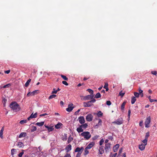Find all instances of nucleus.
<instances>
[{
  "mask_svg": "<svg viewBox=\"0 0 157 157\" xmlns=\"http://www.w3.org/2000/svg\"><path fill=\"white\" fill-rule=\"evenodd\" d=\"M10 86H11L10 84L8 83V84H7L6 85H5L4 86H3V88H8V87H9Z\"/></svg>",
  "mask_w": 157,
  "mask_h": 157,
  "instance_id": "nucleus-38",
  "label": "nucleus"
},
{
  "mask_svg": "<svg viewBox=\"0 0 157 157\" xmlns=\"http://www.w3.org/2000/svg\"><path fill=\"white\" fill-rule=\"evenodd\" d=\"M22 152L20 153L18 155V156L19 157H21L24 154V152H23L24 150H22Z\"/></svg>",
  "mask_w": 157,
  "mask_h": 157,
  "instance_id": "nucleus-44",
  "label": "nucleus"
},
{
  "mask_svg": "<svg viewBox=\"0 0 157 157\" xmlns=\"http://www.w3.org/2000/svg\"><path fill=\"white\" fill-rule=\"evenodd\" d=\"M117 155V153H115L113 155L112 157H115Z\"/></svg>",
  "mask_w": 157,
  "mask_h": 157,
  "instance_id": "nucleus-64",
  "label": "nucleus"
},
{
  "mask_svg": "<svg viewBox=\"0 0 157 157\" xmlns=\"http://www.w3.org/2000/svg\"><path fill=\"white\" fill-rule=\"evenodd\" d=\"M4 130V126L2 127L1 130L0 131V137L2 138L3 137V131Z\"/></svg>",
  "mask_w": 157,
  "mask_h": 157,
  "instance_id": "nucleus-21",
  "label": "nucleus"
},
{
  "mask_svg": "<svg viewBox=\"0 0 157 157\" xmlns=\"http://www.w3.org/2000/svg\"><path fill=\"white\" fill-rule=\"evenodd\" d=\"M10 108L14 112H18L21 109L20 105L16 102H12L10 105Z\"/></svg>",
  "mask_w": 157,
  "mask_h": 157,
  "instance_id": "nucleus-1",
  "label": "nucleus"
},
{
  "mask_svg": "<svg viewBox=\"0 0 157 157\" xmlns=\"http://www.w3.org/2000/svg\"><path fill=\"white\" fill-rule=\"evenodd\" d=\"M93 116L91 114H89L86 116V119L88 121H92Z\"/></svg>",
  "mask_w": 157,
  "mask_h": 157,
  "instance_id": "nucleus-7",
  "label": "nucleus"
},
{
  "mask_svg": "<svg viewBox=\"0 0 157 157\" xmlns=\"http://www.w3.org/2000/svg\"><path fill=\"white\" fill-rule=\"evenodd\" d=\"M62 82L63 84L65 85L66 86H68V83L66 81H63Z\"/></svg>",
  "mask_w": 157,
  "mask_h": 157,
  "instance_id": "nucleus-46",
  "label": "nucleus"
},
{
  "mask_svg": "<svg viewBox=\"0 0 157 157\" xmlns=\"http://www.w3.org/2000/svg\"><path fill=\"white\" fill-rule=\"evenodd\" d=\"M73 105V104H72L69 105L68 106V108H66V110L69 112L71 111L74 108V107L72 106Z\"/></svg>",
  "mask_w": 157,
  "mask_h": 157,
  "instance_id": "nucleus-10",
  "label": "nucleus"
},
{
  "mask_svg": "<svg viewBox=\"0 0 157 157\" xmlns=\"http://www.w3.org/2000/svg\"><path fill=\"white\" fill-rule=\"evenodd\" d=\"M143 91L141 90L140 87H139V94H141V93H143Z\"/></svg>",
  "mask_w": 157,
  "mask_h": 157,
  "instance_id": "nucleus-53",
  "label": "nucleus"
},
{
  "mask_svg": "<svg viewBox=\"0 0 157 157\" xmlns=\"http://www.w3.org/2000/svg\"><path fill=\"white\" fill-rule=\"evenodd\" d=\"M119 146L120 145L119 144H117L114 147L113 150L114 152H116L117 151Z\"/></svg>",
  "mask_w": 157,
  "mask_h": 157,
  "instance_id": "nucleus-14",
  "label": "nucleus"
},
{
  "mask_svg": "<svg viewBox=\"0 0 157 157\" xmlns=\"http://www.w3.org/2000/svg\"><path fill=\"white\" fill-rule=\"evenodd\" d=\"M44 124V122L42 121L40 122H37L36 124L39 126H43Z\"/></svg>",
  "mask_w": 157,
  "mask_h": 157,
  "instance_id": "nucleus-24",
  "label": "nucleus"
},
{
  "mask_svg": "<svg viewBox=\"0 0 157 157\" xmlns=\"http://www.w3.org/2000/svg\"><path fill=\"white\" fill-rule=\"evenodd\" d=\"M81 135L87 140H89L91 137V135L90 133L88 131L83 132L81 133Z\"/></svg>",
  "mask_w": 157,
  "mask_h": 157,
  "instance_id": "nucleus-2",
  "label": "nucleus"
},
{
  "mask_svg": "<svg viewBox=\"0 0 157 157\" xmlns=\"http://www.w3.org/2000/svg\"><path fill=\"white\" fill-rule=\"evenodd\" d=\"M88 148H87L86 147L85 149L84 152V155H86L89 153V151L88 150Z\"/></svg>",
  "mask_w": 157,
  "mask_h": 157,
  "instance_id": "nucleus-27",
  "label": "nucleus"
},
{
  "mask_svg": "<svg viewBox=\"0 0 157 157\" xmlns=\"http://www.w3.org/2000/svg\"><path fill=\"white\" fill-rule=\"evenodd\" d=\"M76 130L78 133H80L83 132V129L80 125L79 127L77 128Z\"/></svg>",
  "mask_w": 157,
  "mask_h": 157,
  "instance_id": "nucleus-18",
  "label": "nucleus"
},
{
  "mask_svg": "<svg viewBox=\"0 0 157 157\" xmlns=\"http://www.w3.org/2000/svg\"><path fill=\"white\" fill-rule=\"evenodd\" d=\"M94 95H89L84 97V100H89L91 99H93V98L94 97Z\"/></svg>",
  "mask_w": 157,
  "mask_h": 157,
  "instance_id": "nucleus-9",
  "label": "nucleus"
},
{
  "mask_svg": "<svg viewBox=\"0 0 157 157\" xmlns=\"http://www.w3.org/2000/svg\"><path fill=\"white\" fill-rule=\"evenodd\" d=\"M99 153L100 154H102L104 152V150L103 148V147L102 146H101L99 148Z\"/></svg>",
  "mask_w": 157,
  "mask_h": 157,
  "instance_id": "nucleus-13",
  "label": "nucleus"
},
{
  "mask_svg": "<svg viewBox=\"0 0 157 157\" xmlns=\"http://www.w3.org/2000/svg\"><path fill=\"white\" fill-rule=\"evenodd\" d=\"M27 121L26 120H22L20 121V123L21 124H23L24 123H26Z\"/></svg>",
  "mask_w": 157,
  "mask_h": 157,
  "instance_id": "nucleus-36",
  "label": "nucleus"
},
{
  "mask_svg": "<svg viewBox=\"0 0 157 157\" xmlns=\"http://www.w3.org/2000/svg\"><path fill=\"white\" fill-rule=\"evenodd\" d=\"M84 150L83 147H77L76 148L75 150V152H78V153H82L83 150Z\"/></svg>",
  "mask_w": 157,
  "mask_h": 157,
  "instance_id": "nucleus-8",
  "label": "nucleus"
},
{
  "mask_svg": "<svg viewBox=\"0 0 157 157\" xmlns=\"http://www.w3.org/2000/svg\"><path fill=\"white\" fill-rule=\"evenodd\" d=\"M147 140L148 139L145 138L144 140H143L142 141L143 143L144 144V145H146L147 144Z\"/></svg>",
  "mask_w": 157,
  "mask_h": 157,
  "instance_id": "nucleus-43",
  "label": "nucleus"
},
{
  "mask_svg": "<svg viewBox=\"0 0 157 157\" xmlns=\"http://www.w3.org/2000/svg\"><path fill=\"white\" fill-rule=\"evenodd\" d=\"M67 152H68L69 151L71 150V144H69L65 148Z\"/></svg>",
  "mask_w": 157,
  "mask_h": 157,
  "instance_id": "nucleus-12",
  "label": "nucleus"
},
{
  "mask_svg": "<svg viewBox=\"0 0 157 157\" xmlns=\"http://www.w3.org/2000/svg\"><path fill=\"white\" fill-rule=\"evenodd\" d=\"M64 157H71V156L69 154L67 153L64 156Z\"/></svg>",
  "mask_w": 157,
  "mask_h": 157,
  "instance_id": "nucleus-52",
  "label": "nucleus"
},
{
  "mask_svg": "<svg viewBox=\"0 0 157 157\" xmlns=\"http://www.w3.org/2000/svg\"><path fill=\"white\" fill-rule=\"evenodd\" d=\"M123 122V119L121 118H120L117 119L116 121H113V123L117 125H120L122 124Z\"/></svg>",
  "mask_w": 157,
  "mask_h": 157,
  "instance_id": "nucleus-5",
  "label": "nucleus"
},
{
  "mask_svg": "<svg viewBox=\"0 0 157 157\" xmlns=\"http://www.w3.org/2000/svg\"><path fill=\"white\" fill-rule=\"evenodd\" d=\"M27 96L28 97H29V96H32V93H31V92H29L27 94Z\"/></svg>",
  "mask_w": 157,
  "mask_h": 157,
  "instance_id": "nucleus-55",
  "label": "nucleus"
},
{
  "mask_svg": "<svg viewBox=\"0 0 157 157\" xmlns=\"http://www.w3.org/2000/svg\"><path fill=\"white\" fill-rule=\"evenodd\" d=\"M134 94L135 97L137 98L139 97L140 95V94L136 92H134Z\"/></svg>",
  "mask_w": 157,
  "mask_h": 157,
  "instance_id": "nucleus-42",
  "label": "nucleus"
},
{
  "mask_svg": "<svg viewBox=\"0 0 157 157\" xmlns=\"http://www.w3.org/2000/svg\"><path fill=\"white\" fill-rule=\"evenodd\" d=\"M136 99L135 97H133L131 99V103L133 104H134L135 101H136Z\"/></svg>",
  "mask_w": 157,
  "mask_h": 157,
  "instance_id": "nucleus-28",
  "label": "nucleus"
},
{
  "mask_svg": "<svg viewBox=\"0 0 157 157\" xmlns=\"http://www.w3.org/2000/svg\"><path fill=\"white\" fill-rule=\"evenodd\" d=\"M45 126L48 129V130L49 132L52 131L54 129L52 127H50L47 125H45Z\"/></svg>",
  "mask_w": 157,
  "mask_h": 157,
  "instance_id": "nucleus-16",
  "label": "nucleus"
},
{
  "mask_svg": "<svg viewBox=\"0 0 157 157\" xmlns=\"http://www.w3.org/2000/svg\"><path fill=\"white\" fill-rule=\"evenodd\" d=\"M96 100L94 99H93L91 101L87 102H84L83 103V106L85 107H89L93 105L92 104L95 102Z\"/></svg>",
  "mask_w": 157,
  "mask_h": 157,
  "instance_id": "nucleus-3",
  "label": "nucleus"
},
{
  "mask_svg": "<svg viewBox=\"0 0 157 157\" xmlns=\"http://www.w3.org/2000/svg\"><path fill=\"white\" fill-rule=\"evenodd\" d=\"M101 97V95L100 93L98 92L95 95L94 98H100Z\"/></svg>",
  "mask_w": 157,
  "mask_h": 157,
  "instance_id": "nucleus-29",
  "label": "nucleus"
},
{
  "mask_svg": "<svg viewBox=\"0 0 157 157\" xmlns=\"http://www.w3.org/2000/svg\"><path fill=\"white\" fill-rule=\"evenodd\" d=\"M130 113H131V111L130 110H128V117L129 118L130 117Z\"/></svg>",
  "mask_w": 157,
  "mask_h": 157,
  "instance_id": "nucleus-58",
  "label": "nucleus"
},
{
  "mask_svg": "<svg viewBox=\"0 0 157 157\" xmlns=\"http://www.w3.org/2000/svg\"><path fill=\"white\" fill-rule=\"evenodd\" d=\"M94 145V142H92L90 143L86 147V148L88 149H90Z\"/></svg>",
  "mask_w": 157,
  "mask_h": 157,
  "instance_id": "nucleus-15",
  "label": "nucleus"
},
{
  "mask_svg": "<svg viewBox=\"0 0 157 157\" xmlns=\"http://www.w3.org/2000/svg\"><path fill=\"white\" fill-rule=\"evenodd\" d=\"M56 97V95H55V94H52V95H50L49 96V98H48V99H52L53 98H55Z\"/></svg>",
  "mask_w": 157,
  "mask_h": 157,
  "instance_id": "nucleus-40",
  "label": "nucleus"
},
{
  "mask_svg": "<svg viewBox=\"0 0 157 157\" xmlns=\"http://www.w3.org/2000/svg\"><path fill=\"white\" fill-rule=\"evenodd\" d=\"M73 140V137H71V136L70 135L67 140L68 143L69 144Z\"/></svg>",
  "mask_w": 157,
  "mask_h": 157,
  "instance_id": "nucleus-26",
  "label": "nucleus"
},
{
  "mask_svg": "<svg viewBox=\"0 0 157 157\" xmlns=\"http://www.w3.org/2000/svg\"><path fill=\"white\" fill-rule=\"evenodd\" d=\"M36 126H33L32 127V129H31V132H33L34 131H36Z\"/></svg>",
  "mask_w": 157,
  "mask_h": 157,
  "instance_id": "nucleus-37",
  "label": "nucleus"
},
{
  "mask_svg": "<svg viewBox=\"0 0 157 157\" xmlns=\"http://www.w3.org/2000/svg\"><path fill=\"white\" fill-rule=\"evenodd\" d=\"M31 79H29L28 80V81L26 82L25 84V87H27L29 85V83L31 82Z\"/></svg>",
  "mask_w": 157,
  "mask_h": 157,
  "instance_id": "nucleus-30",
  "label": "nucleus"
},
{
  "mask_svg": "<svg viewBox=\"0 0 157 157\" xmlns=\"http://www.w3.org/2000/svg\"><path fill=\"white\" fill-rule=\"evenodd\" d=\"M78 120L79 123L81 124H83L85 123V120L83 116H81L78 117Z\"/></svg>",
  "mask_w": 157,
  "mask_h": 157,
  "instance_id": "nucleus-11",
  "label": "nucleus"
},
{
  "mask_svg": "<svg viewBox=\"0 0 157 157\" xmlns=\"http://www.w3.org/2000/svg\"><path fill=\"white\" fill-rule=\"evenodd\" d=\"M62 125V123H59L55 125V128L56 129H59L60 128V126Z\"/></svg>",
  "mask_w": 157,
  "mask_h": 157,
  "instance_id": "nucleus-25",
  "label": "nucleus"
},
{
  "mask_svg": "<svg viewBox=\"0 0 157 157\" xmlns=\"http://www.w3.org/2000/svg\"><path fill=\"white\" fill-rule=\"evenodd\" d=\"M105 149L106 153L109 152L111 150V144L109 143L105 144Z\"/></svg>",
  "mask_w": 157,
  "mask_h": 157,
  "instance_id": "nucleus-4",
  "label": "nucleus"
},
{
  "mask_svg": "<svg viewBox=\"0 0 157 157\" xmlns=\"http://www.w3.org/2000/svg\"><path fill=\"white\" fill-rule=\"evenodd\" d=\"M108 139L109 140H112L113 139V137L112 136H109L108 137Z\"/></svg>",
  "mask_w": 157,
  "mask_h": 157,
  "instance_id": "nucleus-54",
  "label": "nucleus"
},
{
  "mask_svg": "<svg viewBox=\"0 0 157 157\" xmlns=\"http://www.w3.org/2000/svg\"><path fill=\"white\" fill-rule=\"evenodd\" d=\"M27 134L26 132H22L20 133V134L19 137L21 138L22 137H25L26 136Z\"/></svg>",
  "mask_w": 157,
  "mask_h": 157,
  "instance_id": "nucleus-19",
  "label": "nucleus"
},
{
  "mask_svg": "<svg viewBox=\"0 0 157 157\" xmlns=\"http://www.w3.org/2000/svg\"><path fill=\"white\" fill-rule=\"evenodd\" d=\"M145 145L141 144V145L139 146V148L141 151L143 150L144 149L145 146Z\"/></svg>",
  "mask_w": 157,
  "mask_h": 157,
  "instance_id": "nucleus-17",
  "label": "nucleus"
},
{
  "mask_svg": "<svg viewBox=\"0 0 157 157\" xmlns=\"http://www.w3.org/2000/svg\"><path fill=\"white\" fill-rule=\"evenodd\" d=\"M97 115L98 117H100V116H102L103 113H102L101 111H99L97 114Z\"/></svg>",
  "mask_w": 157,
  "mask_h": 157,
  "instance_id": "nucleus-35",
  "label": "nucleus"
},
{
  "mask_svg": "<svg viewBox=\"0 0 157 157\" xmlns=\"http://www.w3.org/2000/svg\"><path fill=\"white\" fill-rule=\"evenodd\" d=\"M30 116L31 118H35L37 117V113H35L34 114H33V113H32Z\"/></svg>",
  "mask_w": 157,
  "mask_h": 157,
  "instance_id": "nucleus-22",
  "label": "nucleus"
},
{
  "mask_svg": "<svg viewBox=\"0 0 157 157\" xmlns=\"http://www.w3.org/2000/svg\"><path fill=\"white\" fill-rule=\"evenodd\" d=\"M87 90L90 93V94L91 95H94V91H93L91 89H87Z\"/></svg>",
  "mask_w": 157,
  "mask_h": 157,
  "instance_id": "nucleus-31",
  "label": "nucleus"
},
{
  "mask_svg": "<svg viewBox=\"0 0 157 157\" xmlns=\"http://www.w3.org/2000/svg\"><path fill=\"white\" fill-rule=\"evenodd\" d=\"M60 76L64 80L66 81H67L68 80V78H67L66 77V76L64 75H61Z\"/></svg>",
  "mask_w": 157,
  "mask_h": 157,
  "instance_id": "nucleus-34",
  "label": "nucleus"
},
{
  "mask_svg": "<svg viewBox=\"0 0 157 157\" xmlns=\"http://www.w3.org/2000/svg\"><path fill=\"white\" fill-rule=\"evenodd\" d=\"M104 140L103 138L101 139L99 141V144L100 146L101 145L104 143Z\"/></svg>",
  "mask_w": 157,
  "mask_h": 157,
  "instance_id": "nucleus-41",
  "label": "nucleus"
},
{
  "mask_svg": "<svg viewBox=\"0 0 157 157\" xmlns=\"http://www.w3.org/2000/svg\"><path fill=\"white\" fill-rule=\"evenodd\" d=\"M106 104L108 105H110L111 104V102L109 101H108L106 102Z\"/></svg>",
  "mask_w": 157,
  "mask_h": 157,
  "instance_id": "nucleus-47",
  "label": "nucleus"
},
{
  "mask_svg": "<svg viewBox=\"0 0 157 157\" xmlns=\"http://www.w3.org/2000/svg\"><path fill=\"white\" fill-rule=\"evenodd\" d=\"M126 103V102L124 101V102L121 105V109L123 110L124 109L125 105Z\"/></svg>",
  "mask_w": 157,
  "mask_h": 157,
  "instance_id": "nucleus-33",
  "label": "nucleus"
},
{
  "mask_svg": "<svg viewBox=\"0 0 157 157\" xmlns=\"http://www.w3.org/2000/svg\"><path fill=\"white\" fill-rule=\"evenodd\" d=\"M17 146L19 148H23L24 147V144L22 143L19 142H18Z\"/></svg>",
  "mask_w": 157,
  "mask_h": 157,
  "instance_id": "nucleus-20",
  "label": "nucleus"
},
{
  "mask_svg": "<svg viewBox=\"0 0 157 157\" xmlns=\"http://www.w3.org/2000/svg\"><path fill=\"white\" fill-rule=\"evenodd\" d=\"M149 136V132H147L146 133L145 136V138L148 139V138Z\"/></svg>",
  "mask_w": 157,
  "mask_h": 157,
  "instance_id": "nucleus-45",
  "label": "nucleus"
},
{
  "mask_svg": "<svg viewBox=\"0 0 157 157\" xmlns=\"http://www.w3.org/2000/svg\"><path fill=\"white\" fill-rule=\"evenodd\" d=\"M108 83H107V82L105 83V85L104 86V88L105 89L106 88L108 87Z\"/></svg>",
  "mask_w": 157,
  "mask_h": 157,
  "instance_id": "nucleus-50",
  "label": "nucleus"
},
{
  "mask_svg": "<svg viewBox=\"0 0 157 157\" xmlns=\"http://www.w3.org/2000/svg\"><path fill=\"white\" fill-rule=\"evenodd\" d=\"M88 126V124L86 123H85L83 124H82L80 125V126L82 127V128L84 129L86 128Z\"/></svg>",
  "mask_w": 157,
  "mask_h": 157,
  "instance_id": "nucleus-32",
  "label": "nucleus"
},
{
  "mask_svg": "<svg viewBox=\"0 0 157 157\" xmlns=\"http://www.w3.org/2000/svg\"><path fill=\"white\" fill-rule=\"evenodd\" d=\"M80 109H78L77 111H76V112H75V114L76 115H77L78 113L80 111Z\"/></svg>",
  "mask_w": 157,
  "mask_h": 157,
  "instance_id": "nucleus-60",
  "label": "nucleus"
},
{
  "mask_svg": "<svg viewBox=\"0 0 157 157\" xmlns=\"http://www.w3.org/2000/svg\"><path fill=\"white\" fill-rule=\"evenodd\" d=\"M81 154V153H80V152L78 153L77 154L76 157H80Z\"/></svg>",
  "mask_w": 157,
  "mask_h": 157,
  "instance_id": "nucleus-56",
  "label": "nucleus"
},
{
  "mask_svg": "<svg viewBox=\"0 0 157 157\" xmlns=\"http://www.w3.org/2000/svg\"><path fill=\"white\" fill-rule=\"evenodd\" d=\"M60 104L61 106H63V102L62 101H61L60 102Z\"/></svg>",
  "mask_w": 157,
  "mask_h": 157,
  "instance_id": "nucleus-63",
  "label": "nucleus"
},
{
  "mask_svg": "<svg viewBox=\"0 0 157 157\" xmlns=\"http://www.w3.org/2000/svg\"><path fill=\"white\" fill-rule=\"evenodd\" d=\"M101 122H102L101 120L100 119H99V121H98V124H101Z\"/></svg>",
  "mask_w": 157,
  "mask_h": 157,
  "instance_id": "nucleus-62",
  "label": "nucleus"
},
{
  "mask_svg": "<svg viewBox=\"0 0 157 157\" xmlns=\"http://www.w3.org/2000/svg\"><path fill=\"white\" fill-rule=\"evenodd\" d=\"M16 150L15 149L13 148L11 150V154L13 157H14V155L16 153Z\"/></svg>",
  "mask_w": 157,
  "mask_h": 157,
  "instance_id": "nucleus-23",
  "label": "nucleus"
},
{
  "mask_svg": "<svg viewBox=\"0 0 157 157\" xmlns=\"http://www.w3.org/2000/svg\"><path fill=\"white\" fill-rule=\"evenodd\" d=\"M151 73L152 74L155 75H156L157 74V72L156 71H152Z\"/></svg>",
  "mask_w": 157,
  "mask_h": 157,
  "instance_id": "nucleus-48",
  "label": "nucleus"
},
{
  "mask_svg": "<svg viewBox=\"0 0 157 157\" xmlns=\"http://www.w3.org/2000/svg\"><path fill=\"white\" fill-rule=\"evenodd\" d=\"M125 93H122V91H121L119 93V95H120V96H121L122 97L123 96L124 94Z\"/></svg>",
  "mask_w": 157,
  "mask_h": 157,
  "instance_id": "nucleus-51",
  "label": "nucleus"
},
{
  "mask_svg": "<svg viewBox=\"0 0 157 157\" xmlns=\"http://www.w3.org/2000/svg\"><path fill=\"white\" fill-rule=\"evenodd\" d=\"M122 148H121L119 150V154H121L122 151Z\"/></svg>",
  "mask_w": 157,
  "mask_h": 157,
  "instance_id": "nucleus-61",
  "label": "nucleus"
},
{
  "mask_svg": "<svg viewBox=\"0 0 157 157\" xmlns=\"http://www.w3.org/2000/svg\"><path fill=\"white\" fill-rule=\"evenodd\" d=\"M38 91V90H35L34 91H33L32 92H31V93H32V95H34L36 94H38V92H37Z\"/></svg>",
  "mask_w": 157,
  "mask_h": 157,
  "instance_id": "nucleus-39",
  "label": "nucleus"
},
{
  "mask_svg": "<svg viewBox=\"0 0 157 157\" xmlns=\"http://www.w3.org/2000/svg\"><path fill=\"white\" fill-rule=\"evenodd\" d=\"M57 91L56 90H55V89L53 88V91L52 92V94H56L57 93Z\"/></svg>",
  "mask_w": 157,
  "mask_h": 157,
  "instance_id": "nucleus-49",
  "label": "nucleus"
},
{
  "mask_svg": "<svg viewBox=\"0 0 157 157\" xmlns=\"http://www.w3.org/2000/svg\"><path fill=\"white\" fill-rule=\"evenodd\" d=\"M151 121V117H148L146 119L145 122V127L146 128L149 127V124Z\"/></svg>",
  "mask_w": 157,
  "mask_h": 157,
  "instance_id": "nucleus-6",
  "label": "nucleus"
},
{
  "mask_svg": "<svg viewBox=\"0 0 157 157\" xmlns=\"http://www.w3.org/2000/svg\"><path fill=\"white\" fill-rule=\"evenodd\" d=\"M3 102L4 103V104L6 103V101H7V100L5 98H4V99H3Z\"/></svg>",
  "mask_w": 157,
  "mask_h": 157,
  "instance_id": "nucleus-59",
  "label": "nucleus"
},
{
  "mask_svg": "<svg viewBox=\"0 0 157 157\" xmlns=\"http://www.w3.org/2000/svg\"><path fill=\"white\" fill-rule=\"evenodd\" d=\"M10 70H8L7 71H5V73L6 74H8L10 73Z\"/></svg>",
  "mask_w": 157,
  "mask_h": 157,
  "instance_id": "nucleus-57",
  "label": "nucleus"
}]
</instances>
